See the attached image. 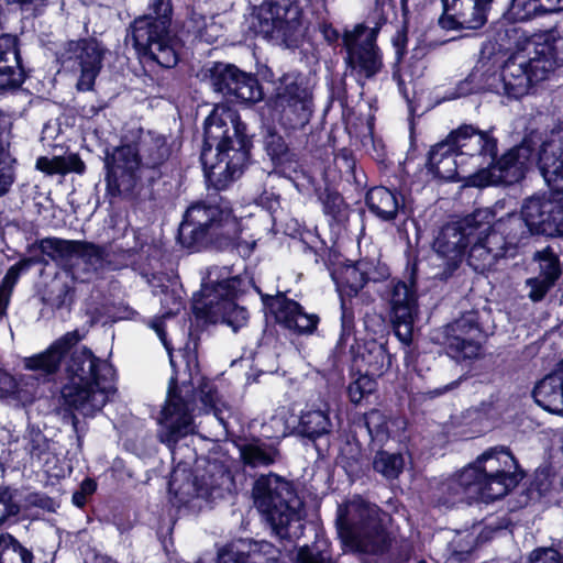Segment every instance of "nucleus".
Returning <instances> with one entry per match:
<instances>
[{
	"mask_svg": "<svg viewBox=\"0 0 563 563\" xmlns=\"http://www.w3.org/2000/svg\"><path fill=\"white\" fill-rule=\"evenodd\" d=\"M161 303H162L163 308L165 309V312L163 313V318L177 314L183 307L181 299L179 297L175 296L174 292H170V291L163 292Z\"/></svg>",
	"mask_w": 563,
	"mask_h": 563,
	"instance_id": "obj_56",
	"label": "nucleus"
},
{
	"mask_svg": "<svg viewBox=\"0 0 563 563\" xmlns=\"http://www.w3.org/2000/svg\"><path fill=\"white\" fill-rule=\"evenodd\" d=\"M548 13L563 11V0H544Z\"/></svg>",
	"mask_w": 563,
	"mask_h": 563,
	"instance_id": "obj_57",
	"label": "nucleus"
},
{
	"mask_svg": "<svg viewBox=\"0 0 563 563\" xmlns=\"http://www.w3.org/2000/svg\"><path fill=\"white\" fill-rule=\"evenodd\" d=\"M477 473L465 466L461 472L445 479L440 485L443 504H454L457 500L467 498H481V488L475 483Z\"/></svg>",
	"mask_w": 563,
	"mask_h": 563,
	"instance_id": "obj_33",
	"label": "nucleus"
},
{
	"mask_svg": "<svg viewBox=\"0 0 563 563\" xmlns=\"http://www.w3.org/2000/svg\"><path fill=\"white\" fill-rule=\"evenodd\" d=\"M482 331L473 313L462 316L444 329L448 354L457 360L474 358L481 351Z\"/></svg>",
	"mask_w": 563,
	"mask_h": 563,
	"instance_id": "obj_23",
	"label": "nucleus"
},
{
	"mask_svg": "<svg viewBox=\"0 0 563 563\" xmlns=\"http://www.w3.org/2000/svg\"><path fill=\"white\" fill-rule=\"evenodd\" d=\"M273 309L276 321L297 334H311L319 323L317 314L307 313L297 301L283 295L275 299Z\"/></svg>",
	"mask_w": 563,
	"mask_h": 563,
	"instance_id": "obj_27",
	"label": "nucleus"
},
{
	"mask_svg": "<svg viewBox=\"0 0 563 563\" xmlns=\"http://www.w3.org/2000/svg\"><path fill=\"white\" fill-rule=\"evenodd\" d=\"M332 429L333 423L327 404L319 408H309L302 411L297 427L298 433L311 441L329 434Z\"/></svg>",
	"mask_w": 563,
	"mask_h": 563,
	"instance_id": "obj_35",
	"label": "nucleus"
},
{
	"mask_svg": "<svg viewBox=\"0 0 563 563\" xmlns=\"http://www.w3.org/2000/svg\"><path fill=\"white\" fill-rule=\"evenodd\" d=\"M555 283L551 282V279H547L544 277H533L529 278L526 282L527 287H529L528 297L537 302L544 298L547 292L554 286Z\"/></svg>",
	"mask_w": 563,
	"mask_h": 563,
	"instance_id": "obj_52",
	"label": "nucleus"
},
{
	"mask_svg": "<svg viewBox=\"0 0 563 563\" xmlns=\"http://www.w3.org/2000/svg\"><path fill=\"white\" fill-rule=\"evenodd\" d=\"M385 299L390 307V319L395 335L404 344L412 341L415 319L418 313V297L415 283L390 280L386 286Z\"/></svg>",
	"mask_w": 563,
	"mask_h": 563,
	"instance_id": "obj_18",
	"label": "nucleus"
},
{
	"mask_svg": "<svg viewBox=\"0 0 563 563\" xmlns=\"http://www.w3.org/2000/svg\"><path fill=\"white\" fill-rule=\"evenodd\" d=\"M428 172L434 177L453 180L460 174L473 175V170L466 165L465 159L456 157L455 152L444 142L438 143L429 152Z\"/></svg>",
	"mask_w": 563,
	"mask_h": 563,
	"instance_id": "obj_28",
	"label": "nucleus"
},
{
	"mask_svg": "<svg viewBox=\"0 0 563 563\" xmlns=\"http://www.w3.org/2000/svg\"><path fill=\"white\" fill-rule=\"evenodd\" d=\"M467 467L477 473L475 483L481 488V499L484 501L504 497L521 478L516 459L505 446L486 450Z\"/></svg>",
	"mask_w": 563,
	"mask_h": 563,
	"instance_id": "obj_11",
	"label": "nucleus"
},
{
	"mask_svg": "<svg viewBox=\"0 0 563 563\" xmlns=\"http://www.w3.org/2000/svg\"><path fill=\"white\" fill-rule=\"evenodd\" d=\"M509 32H514L515 33V32H517V30L515 27H510V29H506L505 30L506 35H508Z\"/></svg>",
	"mask_w": 563,
	"mask_h": 563,
	"instance_id": "obj_62",
	"label": "nucleus"
},
{
	"mask_svg": "<svg viewBox=\"0 0 563 563\" xmlns=\"http://www.w3.org/2000/svg\"><path fill=\"white\" fill-rule=\"evenodd\" d=\"M536 402L549 412L563 416V366L542 378L533 389Z\"/></svg>",
	"mask_w": 563,
	"mask_h": 563,
	"instance_id": "obj_32",
	"label": "nucleus"
},
{
	"mask_svg": "<svg viewBox=\"0 0 563 563\" xmlns=\"http://www.w3.org/2000/svg\"><path fill=\"white\" fill-rule=\"evenodd\" d=\"M443 14L439 22L444 29L482 27L487 21L489 9L468 0H441Z\"/></svg>",
	"mask_w": 563,
	"mask_h": 563,
	"instance_id": "obj_26",
	"label": "nucleus"
},
{
	"mask_svg": "<svg viewBox=\"0 0 563 563\" xmlns=\"http://www.w3.org/2000/svg\"><path fill=\"white\" fill-rule=\"evenodd\" d=\"M300 16L299 5L291 0L272 1L261 5L254 29L265 38L288 43L300 30Z\"/></svg>",
	"mask_w": 563,
	"mask_h": 563,
	"instance_id": "obj_14",
	"label": "nucleus"
},
{
	"mask_svg": "<svg viewBox=\"0 0 563 563\" xmlns=\"http://www.w3.org/2000/svg\"><path fill=\"white\" fill-rule=\"evenodd\" d=\"M494 218V213L488 208L477 209L465 219L461 227L466 233H471V236L474 234L473 231H478V236H483V233L486 234L487 230H492Z\"/></svg>",
	"mask_w": 563,
	"mask_h": 563,
	"instance_id": "obj_48",
	"label": "nucleus"
},
{
	"mask_svg": "<svg viewBox=\"0 0 563 563\" xmlns=\"http://www.w3.org/2000/svg\"><path fill=\"white\" fill-rule=\"evenodd\" d=\"M81 340L77 330L67 332L56 340L45 352L24 358V366L30 371H38L49 375L55 373L63 355Z\"/></svg>",
	"mask_w": 563,
	"mask_h": 563,
	"instance_id": "obj_31",
	"label": "nucleus"
},
{
	"mask_svg": "<svg viewBox=\"0 0 563 563\" xmlns=\"http://www.w3.org/2000/svg\"><path fill=\"white\" fill-rule=\"evenodd\" d=\"M36 168L47 175H65L71 172L82 174L86 165L77 154H69L53 158L41 156L36 161Z\"/></svg>",
	"mask_w": 563,
	"mask_h": 563,
	"instance_id": "obj_41",
	"label": "nucleus"
},
{
	"mask_svg": "<svg viewBox=\"0 0 563 563\" xmlns=\"http://www.w3.org/2000/svg\"><path fill=\"white\" fill-rule=\"evenodd\" d=\"M86 496L91 495L96 490V483L92 479H85L79 489Z\"/></svg>",
	"mask_w": 563,
	"mask_h": 563,
	"instance_id": "obj_58",
	"label": "nucleus"
},
{
	"mask_svg": "<svg viewBox=\"0 0 563 563\" xmlns=\"http://www.w3.org/2000/svg\"><path fill=\"white\" fill-rule=\"evenodd\" d=\"M218 563H286L282 551L268 541H250L247 551L234 547L223 548L218 555Z\"/></svg>",
	"mask_w": 563,
	"mask_h": 563,
	"instance_id": "obj_29",
	"label": "nucleus"
},
{
	"mask_svg": "<svg viewBox=\"0 0 563 563\" xmlns=\"http://www.w3.org/2000/svg\"><path fill=\"white\" fill-rule=\"evenodd\" d=\"M25 450L32 456H41L46 451L47 444L45 437L38 431H31L26 438Z\"/></svg>",
	"mask_w": 563,
	"mask_h": 563,
	"instance_id": "obj_55",
	"label": "nucleus"
},
{
	"mask_svg": "<svg viewBox=\"0 0 563 563\" xmlns=\"http://www.w3.org/2000/svg\"><path fill=\"white\" fill-rule=\"evenodd\" d=\"M499 78L500 73L497 74L496 71H483L481 67L476 66L464 80L457 84V86L445 97V99H457L481 90H489L498 95L506 96L504 88L497 89L493 87V85L498 84Z\"/></svg>",
	"mask_w": 563,
	"mask_h": 563,
	"instance_id": "obj_34",
	"label": "nucleus"
},
{
	"mask_svg": "<svg viewBox=\"0 0 563 563\" xmlns=\"http://www.w3.org/2000/svg\"><path fill=\"white\" fill-rule=\"evenodd\" d=\"M548 13L544 0H512L508 14L515 21H528Z\"/></svg>",
	"mask_w": 563,
	"mask_h": 563,
	"instance_id": "obj_46",
	"label": "nucleus"
},
{
	"mask_svg": "<svg viewBox=\"0 0 563 563\" xmlns=\"http://www.w3.org/2000/svg\"><path fill=\"white\" fill-rule=\"evenodd\" d=\"M32 263L33 261L30 258L22 260L7 271L0 285V317L5 316L7 313L13 288L21 273L26 271Z\"/></svg>",
	"mask_w": 563,
	"mask_h": 563,
	"instance_id": "obj_42",
	"label": "nucleus"
},
{
	"mask_svg": "<svg viewBox=\"0 0 563 563\" xmlns=\"http://www.w3.org/2000/svg\"><path fill=\"white\" fill-rule=\"evenodd\" d=\"M394 423V421H389L383 412L376 409L365 415L366 429L372 439L378 442H384L391 435L390 426Z\"/></svg>",
	"mask_w": 563,
	"mask_h": 563,
	"instance_id": "obj_47",
	"label": "nucleus"
},
{
	"mask_svg": "<svg viewBox=\"0 0 563 563\" xmlns=\"http://www.w3.org/2000/svg\"><path fill=\"white\" fill-rule=\"evenodd\" d=\"M251 137L236 110L216 104L205 120L201 161L209 181L219 190L239 178L249 162Z\"/></svg>",
	"mask_w": 563,
	"mask_h": 563,
	"instance_id": "obj_2",
	"label": "nucleus"
},
{
	"mask_svg": "<svg viewBox=\"0 0 563 563\" xmlns=\"http://www.w3.org/2000/svg\"><path fill=\"white\" fill-rule=\"evenodd\" d=\"M324 34H325V37L329 40V41H332L334 38H338V33L334 31V30H325L324 31Z\"/></svg>",
	"mask_w": 563,
	"mask_h": 563,
	"instance_id": "obj_61",
	"label": "nucleus"
},
{
	"mask_svg": "<svg viewBox=\"0 0 563 563\" xmlns=\"http://www.w3.org/2000/svg\"><path fill=\"white\" fill-rule=\"evenodd\" d=\"M65 372L63 404L82 417H95L117 393L113 366L85 346L70 353Z\"/></svg>",
	"mask_w": 563,
	"mask_h": 563,
	"instance_id": "obj_3",
	"label": "nucleus"
},
{
	"mask_svg": "<svg viewBox=\"0 0 563 563\" xmlns=\"http://www.w3.org/2000/svg\"><path fill=\"white\" fill-rule=\"evenodd\" d=\"M230 482L228 470L217 461L208 462L202 473L196 471L192 482L183 484L176 492L178 501L189 505L194 499L205 501L222 496L223 488Z\"/></svg>",
	"mask_w": 563,
	"mask_h": 563,
	"instance_id": "obj_22",
	"label": "nucleus"
},
{
	"mask_svg": "<svg viewBox=\"0 0 563 563\" xmlns=\"http://www.w3.org/2000/svg\"><path fill=\"white\" fill-rule=\"evenodd\" d=\"M104 48L95 40H81L68 42L59 54L64 66L70 63L77 64L79 78L77 89L89 91L102 67Z\"/></svg>",
	"mask_w": 563,
	"mask_h": 563,
	"instance_id": "obj_21",
	"label": "nucleus"
},
{
	"mask_svg": "<svg viewBox=\"0 0 563 563\" xmlns=\"http://www.w3.org/2000/svg\"><path fill=\"white\" fill-rule=\"evenodd\" d=\"M536 258L540 262L539 276L551 279V282L555 283L561 275V269L559 266V258L554 252L550 249H545L541 252H538L536 254Z\"/></svg>",
	"mask_w": 563,
	"mask_h": 563,
	"instance_id": "obj_49",
	"label": "nucleus"
},
{
	"mask_svg": "<svg viewBox=\"0 0 563 563\" xmlns=\"http://www.w3.org/2000/svg\"><path fill=\"white\" fill-rule=\"evenodd\" d=\"M38 249L52 261L64 266H71L74 260H80L93 273L104 269L109 264L107 249L90 242L46 238L38 242Z\"/></svg>",
	"mask_w": 563,
	"mask_h": 563,
	"instance_id": "obj_17",
	"label": "nucleus"
},
{
	"mask_svg": "<svg viewBox=\"0 0 563 563\" xmlns=\"http://www.w3.org/2000/svg\"><path fill=\"white\" fill-rule=\"evenodd\" d=\"M550 191L523 200L521 214L532 233L547 236L563 235V184L545 181Z\"/></svg>",
	"mask_w": 563,
	"mask_h": 563,
	"instance_id": "obj_13",
	"label": "nucleus"
},
{
	"mask_svg": "<svg viewBox=\"0 0 563 563\" xmlns=\"http://www.w3.org/2000/svg\"><path fill=\"white\" fill-rule=\"evenodd\" d=\"M32 553L9 534L0 536V563H32Z\"/></svg>",
	"mask_w": 563,
	"mask_h": 563,
	"instance_id": "obj_43",
	"label": "nucleus"
},
{
	"mask_svg": "<svg viewBox=\"0 0 563 563\" xmlns=\"http://www.w3.org/2000/svg\"><path fill=\"white\" fill-rule=\"evenodd\" d=\"M377 33L376 27L360 24L352 31H346L343 36L347 52L346 62L366 78L374 77L383 67L382 54L376 45Z\"/></svg>",
	"mask_w": 563,
	"mask_h": 563,
	"instance_id": "obj_19",
	"label": "nucleus"
},
{
	"mask_svg": "<svg viewBox=\"0 0 563 563\" xmlns=\"http://www.w3.org/2000/svg\"><path fill=\"white\" fill-rule=\"evenodd\" d=\"M538 166L544 181L563 184V121L541 140Z\"/></svg>",
	"mask_w": 563,
	"mask_h": 563,
	"instance_id": "obj_25",
	"label": "nucleus"
},
{
	"mask_svg": "<svg viewBox=\"0 0 563 563\" xmlns=\"http://www.w3.org/2000/svg\"><path fill=\"white\" fill-rule=\"evenodd\" d=\"M363 360L367 364L368 375L380 376L391 365V356L383 344L373 343L363 355Z\"/></svg>",
	"mask_w": 563,
	"mask_h": 563,
	"instance_id": "obj_45",
	"label": "nucleus"
},
{
	"mask_svg": "<svg viewBox=\"0 0 563 563\" xmlns=\"http://www.w3.org/2000/svg\"><path fill=\"white\" fill-rule=\"evenodd\" d=\"M531 143H533L531 139H526L497 162L495 159L490 166H485L470 175V184L485 187L498 184L511 185L519 181L523 178L532 156Z\"/></svg>",
	"mask_w": 563,
	"mask_h": 563,
	"instance_id": "obj_15",
	"label": "nucleus"
},
{
	"mask_svg": "<svg viewBox=\"0 0 563 563\" xmlns=\"http://www.w3.org/2000/svg\"><path fill=\"white\" fill-rule=\"evenodd\" d=\"M212 89L242 102H256L262 99L257 80L232 64L214 63L208 69Z\"/></svg>",
	"mask_w": 563,
	"mask_h": 563,
	"instance_id": "obj_20",
	"label": "nucleus"
},
{
	"mask_svg": "<svg viewBox=\"0 0 563 563\" xmlns=\"http://www.w3.org/2000/svg\"><path fill=\"white\" fill-rule=\"evenodd\" d=\"M369 210L384 221L394 220L399 212V200L395 192L386 187L372 188L366 195Z\"/></svg>",
	"mask_w": 563,
	"mask_h": 563,
	"instance_id": "obj_39",
	"label": "nucleus"
},
{
	"mask_svg": "<svg viewBox=\"0 0 563 563\" xmlns=\"http://www.w3.org/2000/svg\"><path fill=\"white\" fill-rule=\"evenodd\" d=\"M4 376L3 374L0 373V377Z\"/></svg>",
	"mask_w": 563,
	"mask_h": 563,
	"instance_id": "obj_63",
	"label": "nucleus"
},
{
	"mask_svg": "<svg viewBox=\"0 0 563 563\" xmlns=\"http://www.w3.org/2000/svg\"><path fill=\"white\" fill-rule=\"evenodd\" d=\"M73 503L77 507H82L87 503V496L85 494H82L80 490H77L73 495Z\"/></svg>",
	"mask_w": 563,
	"mask_h": 563,
	"instance_id": "obj_59",
	"label": "nucleus"
},
{
	"mask_svg": "<svg viewBox=\"0 0 563 563\" xmlns=\"http://www.w3.org/2000/svg\"><path fill=\"white\" fill-rule=\"evenodd\" d=\"M239 235V221L230 210L205 202L191 205L178 229V240L188 249H199L207 243L227 246Z\"/></svg>",
	"mask_w": 563,
	"mask_h": 563,
	"instance_id": "obj_8",
	"label": "nucleus"
},
{
	"mask_svg": "<svg viewBox=\"0 0 563 563\" xmlns=\"http://www.w3.org/2000/svg\"><path fill=\"white\" fill-rule=\"evenodd\" d=\"M386 276H388L386 267L376 268L368 262L360 261L354 265L346 266L342 271L341 280L351 291L356 294L367 282H378Z\"/></svg>",
	"mask_w": 563,
	"mask_h": 563,
	"instance_id": "obj_38",
	"label": "nucleus"
},
{
	"mask_svg": "<svg viewBox=\"0 0 563 563\" xmlns=\"http://www.w3.org/2000/svg\"><path fill=\"white\" fill-rule=\"evenodd\" d=\"M490 233H499L504 236L506 242V252L509 249L516 247L522 240L527 239L532 233V228L528 225L525 217L516 213H509L505 218H500L493 223Z\"/></svg>",
	"mask_w": 563,
	"mask_h": 563,
	"instance_id": "obj_37",
	"label": "nucleus"
},
{
	"mask_svg": "<svg viewBox=\"0 0 563 563\" xmlns=\"http://www.w3.org/2000/svg\"><path fill=\"white\" fill-rule=\"evenodd\" d=\"M443 142L449 144L456 157L465 159L466 165L474 173L485 166H490L497 155L496 140L473 125H461L452 131Z\"/></svg>",
	"mask_w": 563,
	"mask_h": 563,
	"instance_id": "obj_16",
	"label": "nucleus"
},
{
	"mask_svg": "<svg viewBox=\"0 0 563 563\" xmlns=\"http://www.w3.org/2000/svg\"><path fill=\"white\" fill-rule=\"evenodd\" d=\"M470 238L471 233H466L456 223L446 224L440 230L433 242V250L440 261L438 267H443L441 278H448L459 267Z\"/></svg>",
	"mask_w": 563,
	"mask_h": 563,
	"instance_id": "obj_24",
	"label": "nucleus"
},
{
	"mask_svg": "<svg viewBox=\"0 0 563 563\" xmlns=\"http://www.w3.org/2000/svg\"><path fill=\"white\" fill-rule=\"evenodd\" d=\"M11 119L0 113V197L7 194L14 181L13 164L10 153Z\"/></svg>",
	"mask_w": 563,
	"mask_h": 563,
	"instance_id": "obj_36",
	"label": "nucleus"
},
{
	"mask_svg": "<svg viewBox=\"0 0 563 563\" xmlns=\"http://www.w3.org/2000/svg\"><path fill=\"white\" fill-rule=\"evenodd\" d=\"M375 386L376 384L372 378V375H361L357 379L349 385L347 394L350 400L354 404H358L364 398V396L374 391Z\"/></svg>",
	"mask_w": 563,
	"mask_h": 563,
	"instance_id": "obj_51",
	"label": "nucleus"
},
{
	"mask_svg": "<svg viewBox=\"0 0 563 563\" xmlns=\"http://www.w3.org/2000/svg\"><path fill=\"white\" fill-rule=\"evenodd\" d=\"M530 563H563V555L553 548H539L531 552Z\"/></svg>",
	"mask_w": 563,
	"mask_h": 563,
	"instance_id": "obj_53",
	"label": "nucleus"
},
{
	"mask_svg": "<svg viewBox=\"0 0 563 563\" xmlns=\"http://www.w3.org/2000/svg\"><path fill=\"white\" fill-rule=\"evenodd\" d=\"M170 15L169 0H153L150 14L135 20L132 30L133 45L139 54L165 68L178 63L177 41L168 32Z\"/></svg>",
	"mask_w": 563,
	"mask_h": 563,
	"instance_id": "obj_10",
	"label": "nucleus"
},
{
	"mask_svg": "<svg viewBox=\"0 0 563 563\" xmlns=\"http://www.w3.org/2000/svg\"><path fill=\"white\" fill-rule=\"evenodd\" d=\"M277 142H278L277 146H276V148L273 150V154L276 156H279L285 152L286 147L279 137H278Z\"/></svg>",
	"mask_w": 563,
	"mask_h": 563,
	"instance_id": "obj_60",
	"label": "nucleus"
},
{
	"mask_svg": "<svg viewBox=\"0 0 563 563\" xmlns=\"http://www.w3.org/2000/svg\"><path fill=\"white\" fill-rule=\"evenodd\" d=\"M385 518L376 505L357 497L339 506L335 526L342 543L351 551L378 556L393 543Z\"/></svg>",
	"mask_w": 563,
	"mask_h": 563,
	"instance_id": "obj_6",
	"label": "nucleus"
},
{
	"mask_svg": "<svg viewBox=\"0 0 563 563\" xmlns=\"http://www.w3.org/2000/svg\"><path fill=\"white\" fill-rule=\"evenodd\" d=\"M404 457L401 454L380 451L375 455L373 467L388 479L397 478L404 470Z\"/></svg>",
	"mask_w": 563,
	"mask_h": 563,
	"instance_id": "obj_44",
	"label": "nucleus"
},
{
	"mask_svg": "<svg viewBox=\"0 0 563 563\" xmlns=\"http://www.w3.org/2000/svg\"><path fill=\"white\" fill-rule=\"evenodd\" d=\"M506 253L504 236L488 231L484 236H477L470 249L467 262L474 271L483 273L490 269Z\"/></svg>",
	"mask_w": 563,
	"mask_h": 563,
	"instance_id": "obj_30",
	"label": "nucleus"
},
{
	"mask_svg": "<svg viewBox=\"0 0 563 563\" xmlns=\"http://www.w3.org/2000/svg\"><path fill=\"white\" fill-rule=\"evenodd\" d=\"M256 508L279 539L292 540L302 532L303 504L292 485L275 474L258 477L253 486Z\"/></svg>",
	"mask_w": 563,
	"mask_h": 563,
	"instance_id": "obj_7",
	"label": "nucleus"
},
{
	"mask_svg": "<svg viewBox=\"0 0 563 563\" xmlns=\"http://www.w3.org/2000/svg\"><path fill=\"white\" fill-rule=\"evenodd\" d=\"M243 463L251 467H263L274 464L278 450L268 442L253 440L239 446Z\"/></svg>",
	"mask_w": 563,
	"mask_h": 563,
	"instance_id": "obj_40",
	"label": "nucleus"
},
{
	"mask_svg": "<svg viewBox=\"0 0 563 563\" xmlns=\"http://www.w3.org/2000/svg\"><path fill=\"white\" fill-rule=\"evenodd\" d=\"M294 563H333L331 553L319 543L298 549Z\"/></svg>",
	"mask_w": 563,
	"mask_h": 563,
	"instance_id": "obj_50",
	"label": "nucleus"
},
{
	"mask_svg": "<svg viewBox=\"0 0 563 563\" xmlns=\"http://www.w3.org/2000/svg\"><path fill=\"white\" fill-rule=\"evenodd\" d=\"M242 279L230 277L227 267H212L201 288V298L196 300L195 309L213 323L222 322L236 332L247 322L245 308L234 302L241 291Z\"/></svg>",
	"mask_w": 563,
	"mask_h": 563,
	"instance_id": "obj_9",
	"label": "nucleus"
},
{
	"mask_svg": "<svg viewBox=\"0 0 563 563\" xmlns=\"http://www.w3.org/2000/svg\"><path fill=\"white\" fill-rule=\"evenodd\" d=\"M151 328L156 332L169 354V362L174 369L170 377L167 399L162 409L159 430L157 437L162 443L172 446L181 438L194 433V401L196 399L195 386L202 404L201 410L212 411L214 417L225 426L230 409L217 394L213 385L205 380L198 371L196 356L190 352L179 351L173 355L170 345L166 340V333L161 319L153 320Z\"/></svg>",
	"mask_w": 563,
	"mask_h": 563,
	"instance_id": "obj_1",
	"label": "nucleus"
},
{
	"mask_svg": "<svg viewBox=\"0 0 563 563\" xmlns=\"http://www.w3.org/2000/svg\"><path fill=\"white\" fill-rule=\"evenodd\" d=\"M20 507L12 501V495L9 489H0V525H2L9 517L15 516Z\"/></svg>",
	"mask_w": 563,
	"mask_h": 563,
	"instance_id": "obj_54",
	"label": "nucleus"
},
{
	"mask_svg": "<svg viewBox=\"0 0 563 563\" xmlns=\"http://www.w3.org/2000/svg\"><path fill=\"white\" fill-rule=\"evenodd\" d=\"M562 36L556 29L533 34L526 44L527 55L518 52L505 63L498 84L494 88H504L506 96L520 98L529 88L548 78L558 66V49Z\"/></svg>",
	"mask_w": 563,
	"mask_h": 563,
	"instance_id": "obj_5",
	"label": "nucleus"
},
{
	"mask_svg": "<svg viewBox=\"0 0 563 563\" xmlns=\"http://www.w3.org/2000/svg\"><path fill=\"white\" fill-rule=\"evenodd\" d=\"M172 154L166 135L152 130H140L135 145H122L107 156V189L112 196L130 192L142 169H158Z\"/></svg>",
	"mask_w": 563,
	"mask_h": 563,
	"instance_id": "obj_4",
	"label": "nucleus"
},
{
	"mask_svg": "<svg viewBox=\"0 0 563 563\" xmlns=\"http://www.w3.org/2000/svg\"><path fill=\"white\" fill-rule=\"evenodd\" d=\"M273 110L289 129L303 128L312 114V93L306 78L297 73L282 76L274 89Z\"/></svg>",
	"mask_w": 563,
	"mask_h": 563,
	"instance_id": "obj_12",
	"label": "nucleus"
}]
</instances>
